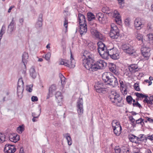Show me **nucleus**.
<instances>
[{
  "label": "nucleus",
  "instance_id": "obj_1",
  "mask_svg": "<svg viewBox=\"0 0 153 153\" xmlns=\"http://www.w3.org/2000/svg\"><path fill=\"white\" fill-rule=\"evenodd\" d=\"M108 97L111 102L114 105L119 107L123 106V98L120 94L112 91L109 94Z\"/></svg>",
  "mask_w": 153,
  "mask_h": 153
},
{
  "label": "nucleus",
  "instance_id": "obj_2",
  "mask_svg": "<svg viewBox=\"0 0 153 153\" xmlns=\"http://www.w3.org/2000/svg\"><path fill=\"white\" fill-rule=\"evenodd\" d=\"M93 56L89 54L85 56V58L82 60V64L84 67L89 71H94V60Z\"/></svg>",
  "mask_w": 153,
  "mask_h": 153
},
{
  "label": "nucleus",
  "instance_id": "obj_3",
  "mask_svg": "<svg viewBox=\"0 0 153 153\" xmlns=\"http://www.w3.org/2000/svg\"><path fill=\"white\" fill-rule=\"evenodd\" d=\"M102 79L105 82L111 85L113 87L117 86L118 85L116 78L110 72L104 74L102 76Z\"/></svg>",
  "mask_w": 153,
  "mask_h": 153
},
{
  "label": "nucleus",
  "instance_id": "obj_4",
  "mask_svg": "<svg viewBox=\"0 0 153 153\" xmlns=\"http://www.w3.org/2000/svg\"><path fill=\"white\" fill-rule=\"evenodd\" d=\"M121 48L125 53L131 56H135L137 55L135 49L128 44H123Z\"/></svg>",
  "mask_w": 153,
  "mask_h": 153
},
{
  "label": "nucleus",
  "instance_id": "obj_5",
  "mask_svg": "<svg viewBox=\"0 0 153 153\" xmlns=\"http://www.w3.org/2000/svg\"><path fill=\"white\" fill-rule=\"evenodd\" d=\"M111 29L109 33V36L112 39H117L120 36L119 30L117 27L114 24H112L111 25Z\"/></svg>",
  "mask_w": 153,
  "mask_h": 153
},
{
  "label": "nucleus",
  "instance_id": "obj_6",
  "mask_svg": "<svg viewBox=\"0 0 153 153\" xmlns=\"http://www.w3.org/2000/svg\"><path fill=\"white\" fill-rule=\"evenodd\" d=\"M60 64L64 65L71 68H74L75 67V62L74 59L72 57V54H71V59L70 60H68L66 59H62L61 61H60Z\"/></svg>",
  "mask_w": 153,
  "mask_h": 153
},
{
  "label": "nucleus",
  "instance_id": "obj_7",
  "mask_svg": "<svg viewBox=\"0 0 153 153\" xmlns=\"http://www.w3.org/2000/svg\"><path fill=\"white\" fill-rule=\"evenodd\" d=\"M24 83L22 78L19 79L18 82L17 95L19 98L21 99L23 97V92L24 89Z\"/></svg>",
  "mask_w": 153,
  "mask_h": 153
},
{
  "label": "nucleus",
  "instance_id": "obj_8",
  "mask_svg": "<svg viewBox=\"0 0 153 153\" xmlns=\"http://www.w3.org/2000/svg\"><path fill=\"white\" fill-rule=\"evenodd\" d=\"M94 88L97 92L105 94L108 91L107 89L104 87L103 83L101 82H98L96 83L94 85Z\"/></svg>",
  "mask_w": 153,
  "mask_h": 153
},
{
  "label": "nucleus",
  "instance_id": "obj_9",
  "mask_svg": "<svg viewBox=\"0 0 153 153\" xmlns=\"http://www.w3.org/2000/svg\"><path fill=\"white\" fill-rule=\"evenodd\" d=\"M107 63L104 60L99 59L95 63L94 62V71H96L98 69H103L107 66Z\"/></svg>",
  "mask_w": 153,
  "mask_h": 153
},
{
  "label": "nucleus",
  "instance_id": "obj_10",
  "mask_svg": "<svg viewBox=\"0 0 153 153\" xmlns=\"http://www.w3.org/2000/svg\"><path fill=\"white\" fill-rule=\"evenodd\" d=\"M91 33L92 36L96 39L103 40L104 38L103 35L96 29H92Z\"/></svg>",
  "mask_w": 153,
  "mask_h": 153
},
{
  "label": "nucleus",
  "instance_id": "obj_11",
  "mask_svg": "<svg viewBox=\"0 0 153 153\" xmlns=\"http://www.w3.org/2000/svg\"><path fill=\"white\" fill-rule=\"evenodd\" d=\"M77 111L79 115H82L83 112V102L82 98H79L77 102Z\"/></svg>",
  "mask_w": 153,
  "mask_h": 153
},
{
  "label": "nucleus",
  "instance_id": "obj_12",
  "mask_svg": "<svg viewBox=\"0 0 153 153\" xmlns=\"http://www.w3.org/2000/svg\"><path fill=\"white\" fill-rule=\"evenodd\" d=\"M16 150V149L14 145L10 144H6L4 148V152L5 153H13Z\"/></svg>",
  "mask_w": 153,
  "mask_h": 153
},
{
  "label": "nucleus",
  "instance_id": "obj_13",
  "mask_svg": "<svg viewBox=\"0 0 153 153\" xmlns=\"http://www.w3.org/2000/svg\"><path fill=\"white\" fill-rule=\"evenodd\" d=\"M109 53L110 57L113 59H117L119 58V53L114 49H110Z\"/></svg>",
  "mask_w": 153,
  "mask_h": 153
},
{
  "label": "nucleus",
  "instance_id": "obj_14",
  "mask_svg": "<svg viewBox=\"0 0 153 153\" xmlns=\"http://www.w3.org/2000/svg\"><path fill=\"white\" fill-rule=\"evenodd\" d=\"M134 26L137 30H140L144 26V25L142 22L140 18L136 19L134 22Z\"/></svg>",
  "mask_w": 153,
  "mask_h": 153
},
{
  "label": "nucleus",
  "instance_id": "obj_15",
  "mask_svg": "<svg viewBox=\"0 0 153 153\" xmlns=\"http://www.w3.org/2000/svg\"><path fill=\"white\" fill-rule=\"evenodd\" d=\"M8 138L11 141L14 143L16 142L19 139V136L15 133L9 134Z\"/></svg>",
  "mask_w": 153,
  "mask_h": 153
},
{
  "label": "nucleus",
  "instance_id": "obj_16",
  "mask_svg": "<svg viewBox=\"0 0 153 153\" xmlns=\"http://www.w3.org/2000/svg\"><path fill=\"white\" fill-rule=\"evenodd\" d=\"M28 59V55L27 53L24 52L22 56V62L23 63L24 67H25V71L26 69V64H27Z\"/></svg>",
  "mask_w": 153,
  "mask_h": 153
},
{
  "label": "nucleus",
  "instance_id": "obj_17",
  "mask_svg": "<svg viewBox=\"0 0 153 153\" xmlns=\"http://www.w3.org/2000/svg\"><path fill=\"white\" fill-rule=\"evenodd\" d=\"M79 32L81 35L85 34L87 31V26L86 24H80L79 25Z\"/></svg>",
  "mask_w": 153,
  "mask_h": 153
},
{
  "label": "nucleus",
  "instance_id": "obj_18",
  "mask_svg": "<svg viewBox=\"0 0 153 153\" xmlns=\"http://www.w3.org/2000/svg\"><path fill=\"white\" fill-rule=\"evenodd\" d=\"M113 16L115 18L116 22L119 24L121 23V19L119 13L117 10H114L113 13Z\"/></svg>",
  "mask_w": 153,
  "mask_h": 153
},
{
  "label": "nucleus",
  "instance_id": "obj_19",
  "mask_svg": "<svg viewBox=\"0 0 153 153\" xmlns=\"http://www.w3.org/2000/svg\"><path fill=\"white\" fill-rule=\"evenodd\" d=\"M100 55L103 59H108L109 56H110V50H106L105 51L104 50L102 51L99 53Z\"/></svg>",
  "mask_w": 153,
  "mask_h": 153
},
{
  "label": "nucleus",
  "instance_id": "obj_20",
  "mask_svg": "<svg viewBox=\"0 0 153 153\" xmlns=\"http://www.w3.org/2000/svg\"><path fill=\"white\" fill-rule=\"evenodd\" d=\"M43 16V15L42 13H41L39 15L38 21L36 25V28H39L42 27L43 21L42 19Z\"/></svg>",
  "mask_w": 153,
  "mask_h": 153
},
{
  "label": "nucleus",
  "instance_id": "obj_21",
  "mask_svg": "<svg viewBox=\"0 0 153 153\" xmlns=\"http://www.w3.org/2000/svg\"><path fill=\"white\" fill-rule=\"evenodd\" d=\"M109 69L110 71L113 73L115 74H118V69L116 68V65L114 63H111L109 65Z\"/></svg>",
  "mask_w": 153,
  "mask_h": 153
},
{
  "label": "nucleus",
  "instance_id": "obj_22",
  "mask_svg": "<svg viewBox=\"0 0 153 153\" xmlns=\"http://www.w3.org/2000/svg\"><path fill=\"white\" fill-rule=\"evenodd\" d=\"M95 18L98 19L99 22L101 23H102L105 20L104 15L101 13H97Z\"/></svg>",
  "mask_w": 153,
  "mask_h": 153
},
{
  "label": "nucleus",
  "instance_id": "obj_23",
  "mask_svg": "<svg viewBox=\"0 0 153 153\" xmlns=\"http://www.w3.org/2000/svg\"><path fill=\"white\" fill-rule=\"evenodd\" d=\"M97 45L98 46V51L99 53L105 50H107L106 47L105 45L102 42L100 41L97 42Z\"/></svg>",
  "mask_w": 153,
  "mask_h": 153
},
{
  "label": "nucleus",
  "instance_id": "obj_24",
  "mask_svg": "<svg viewBox=\"0 0 153 153\" xmlns=\"http://www.w3.org/2000/svg\"><path fill=\"white\" fill-rule=\"evenodd\" d=\"M138 66L135 64L131 65L128 66V68L131 73H134L138 71Z\"/></svg>",
  "mask_w": 153,
  "mask_h": 153
},
{
  "label": "nucleus",
  "instance_id": "obj_25",
  "mask_svg": "<svg viewBox=\"0 0 153 153\" xmlns=\"http://www.w3.org/2000/svg\"><path fill=\"white\" fill-rule=\"evenodd\" d=\"M79 22V25L83 23L86 24V21L85 16L82 14L79 13L78 15Z\"/></svg>",
  "mask_w": 153,
  "mask_h": 153
},
{
  "label": "nucleus",
  "instance_id": "obj_26",
  "mask_svg": "<svg viewBox=\"0 0 153 153\" xmlns=\"http://www.w3.org/2000/svg\"><path fill=\"white\" fill-rule=\"evenodd\" d=\"M30 75L31 77L33 78H35L37 76V73L36 72L35 68L32 67L30 70Z\"/></svg>",
  "mask_w": 153,
  "mask_h": 153
},
{
  "label": "nucleus",
  "instance_id": "obj_27",
  "mask_svg": "<svg viewBox=\"0 0 153 153\" xmlns=\"http://www.w3.org/2000/svg\"><path fill=\"white\" fill-rule=\"evenodd\" d=\"M111 125L113 129L121 126L120 122L117 120H113L112 122Z\"/></svg>",
  "mask_w": 153,
  "mask_h": 153
},
{
  "label": "nucleus",
  "instance_id": "obj_28",
  "mask_svg": "<svg viewBox=\"0 0 153 153\" xmlns=\"http://www.w3.org/2000/svg\"><path fill=\"white\" fill-rule=\"evenodd\" d=\"M55 97L57 100V101L58 103L62 101V97L61 92L59 91L57 92L55 94Z\"/></svg>",
  "mask_w": 153,
  "mask_h": 153
},
{
  "label": "nucleus",
  "instance_id": "obj_29",
  "mask_svg": "<svg viewBox=\"0 0 153 153\" xmlns=\"http://www.w3.org/2000/svg\"><path fill=\"white\" fill-rule=\"evenodd\" d=\"M129 138L130 141L133 143H139V142H138L137 137L132 134L129 136Z\"/></svg>",
  "mask_w": 153,
  "mask_h": 153
},
{
  "label": "nucleus",
  "instance_id": "obj_30",
  "mask_svg": "<svg viewBox=\"0 0 153 153\" xmlns=\"http://www.w3.org/2000/svg\"><path fill=\"white\" fill-rule=\"evenodd\" d=\"M122 130L121 126L113 129L114 134L117 136H119Z\"/></svg>",
  "mask_w": 153,
  "mask_h": 153
},
{
  "label": "nucleus",
  "instance_id": "obj_31",
  "mask_svg": "<svg viewBox=\"0 0 153 153\" xmlns=\"http://www.w3.org/2000/svg\"><path fill=\"white\" fill-rule=\"evenodd\" d=\"M138 142L139 144L141 142L144 141L146 140L145 136L143 134H141L138 137Z\"/></svg>",
  "mask_w": 153,
  "mask_h": 153
},
{
  "label": "nucleus",
  "instance_id": "obj_32",
  "mask_svg": "<svg viewBox=\"0 0 153 153\" xmlns=\"http://www.w3.org/2000/svg\"><path fill=\"white\" fill-rule=\"evenodd\" d=\"M13 18L11 22L10 23L8 26V30L10 32H12L14 29V21L13 20Z\"/></svg>",
  "mask_w": 153,
  "mask_h": 153
},
{
  "label": "nucleus",
  "instance_id": "obj_33",
  "mask_svg": "<svg viewBox=\"0 0 153 153\" xmlns=\"http://www.w3.org/2000/svg\"><path fill=\"white\" fill-rule=\"evenodd\" d=\"M56 85H52L49 88V93L50 95L52 94L53 92L56 90Z\"/></svg>",
  "mask_w": 153,
  "mask_h": 153
},
{
  "label": "nucleus",
  "instance_id": "obj_34",
  "mask_svg": "<svg viewBox=\"0 0 153 153\" xmlns=\"http://www.w3.org/2000/svg\"><path fill=\"white\" fill-rule=\"evenodd\" d=\"M59 77L60 79L62 85L63 86L65 84V78L61 74H59Z\"/></svg>",
  "mask_w": 153,
  "mask_h": 153
},
{
  "label": "nucleus",
  "instance_id": "obj_35",
  "mask_svg": "<svg viewBox=\"0 0 153 153\" xmlns=\"http://www.w3.org/2000/svg\"><path fill=\"white\" fill-rule=\"evenodd\" d=\"M142 46V47L141 49V51L142 53L148 52V50H149V52H150V49L148 47H146L144 45H143Z\"/></svg>",
  "mask_w": 153,
  "mask_h": 153
},
{
  "label": "nucleus",
  "instance_id": "obj_36",
  "mask_svg": "<svg viewBox=\"0 0 153 153\" xmlns=\"http://www.w3.org/2000/svg\"><path fill=\"white\" fill-rule=\"evenodd\" d=\"M135 94L136 96L139 98H146L148 97V96L147 95H145L142 93H135Z\"/></svg>",
  "mask_w": 153,
  "mask_h": 153
},
{
  "label": "nucleus",
  "instance_id": "obj_37",
  "mask_svg": "<svg viewBox=\"0 0 153 153\" xmlns=\"http://www.w3.org/2000/svg\"><path fill=\"white\" fill-rule=\"evenodd\" d=\"M87 16L89 21H91L92 19H94L96 18V17H95L93 14L91 12L88 13Z\"/></svg>",
  "mask_w": 153,
  "mask_h": 153
},
{
  "label": "nucleus",
  "instance_id": "obj_38",
  "mask_svg": "<svg viewBox=\"0 0 153 153\" xmlns=\"http://www.w3.org/2000/svg\"><path fill=\"white\" fill-rule=\"evenodd\" d=\"M136 37L138 40L139 41H141L142 43L143 42V36L140 33H137L136 34H135Z\"/></svg>",
  "mask_w": 153,
  "mask_h": 153
},
{
  "label": "nucleus",
  "instance_id": "obj_39",
  "mask_svg": "<svg viewBox=\"0 0 153 153\" xmlns=\"http://www.w3.org/2000/svg\"><path fill=\"white\" fill-rule=\"evenodd\" d=\"M102 11L103 13H105L107 14H109L111 13L109 8L107 7H103L102 8Z\"/></svg>",
  "mask_w": 153,
  "mask_h": 153
},
{
  "label": "nucleus",
  "instance_id": "obj_40",
  "mask_svg": "<svg viewBox=\"0 0 153 153\" xmlns=\"http://www.w3.org/2000/svg\"><path fill=\"white\" fill-rule=\"evenodd\" d=\"M143 56L144 57V58L146 59H149V57L150 56V54L149 50H148V51L145 53H142Z\"/></svg>",
  "mask_w": 153,
  "mask_h": 153
},
{
  "label": "nucleus",
  "instance_id": "obj_41",
  "mask_svg": "<svg viewBox=\"0 0 153 153\" xmlns=\"http://www.w3.org/2000/svg\"><path fill=\"white\" fill-rule=\"evenodd\" d=\"M5 140V136L3 134L0 133V142L3 143Z\"/></svg>",
  "mask_w": 153,
  "mask_h": 153
},
{
  "label": "nucleus",
  "instance_id": "obj_42",
  "mask_svg": "<svg viewBox=\"0 0 153 153\" xmlns=\"http://www.w3.org/2000/svg\"><path fill=\"white\" fill-rule=\"evenodd\" d=\"M132 100L133 98L130 95L126 97V101L129 104H131Z\"/></svg>",
  "mask_w": 153,
  "mask_h": 153
},
{
  "label": "nucleus",
  "instance_id": "obj_43",
  "mask_svg": "<svg viewBox=\"0 0 153 153\" xmlns=\"http://www.w3.org/2000/svg\"><path fill=\"white\" fill-rule=\"evenodd\" d=\"M24 128L22 126H19L17 128V131L19 133H21L24 131Z\"/></svg>",
  "mask_w": 153,
  "mask_h": 153
},
{
  "label": "nucleus",
  "instance_id": "obj_44",
  "mask_svg": "<svg viewBox=\"0 0 153 153\" xmlns=\"http://www.w3.org/2000/svg\"><path fill=\"white\" fill-rule=\"evenodd\" d=\"M88 47L90 50L93 51L96 48L95 47L94 45L92 43H90L88 44Z\"/></svg>",
  "mask_w": 153,
  "mask_h": 153
},
{
  "label": "nucleus",
  "instance_id": "obj_45",
  "mask_svg": "<svg viewBox=\"0 0 153 153\" xmlns=\"http://www.w3.org/2000/svg\"><path fill=\"white\" fill-rule=\"evenodd\" d=\"M143 101L144 102L147 103L148 104H150V105L153 104V103L152 102V101L150 100L149 99L148 100V98H145Z\"/></svg>",
  "mask_w": 153,
  "mask_h": 153
},
{
  "label": "nucleus",
  "instance_id": "obj_46",
  "mask_svg": "<svg viewBox=\"0 0 153 153\" xmlns=\"http://www.w3.org/2000/svg\"><path fill=\"white\" fill-rule=\"evenodd\" d=\"M66 139L67 140L68 144L70 146L72 144V140L71 137L70 136H68L66 137Z\"/></svg>",
  "mask_w": 153,
  "mask_h": 153
},
{
  "label": "nucleus",
  "instance_id": "obj_47",
  "mask_svg": "<svg viewBox=\"0 0 153 153\" xmlns=\"http://www.w3.org/2000/svg\"><path fill=\"white\" fill-rule=\"evenodd\" d=\"M133 105L134 107H137L140 108H142V107L140 104L137 101L135 103H133Z\"/></svg>",
  "mask_w": 153,
  "mask_h": 153
},
{
  "label": "nucleus",
  "instance_id": "obj_48",
  "mask_svg": "<svg viewBox=\"0 0 153 153\" xmlns=\"http://www.w3.org/2000/svg\"><path fill=\"white\" fill-rule=\"evenodd\" d=\"M134 89L137 91H139L140 89L139 88V85L137 83H135L134 84Z\"/></svg>",
  "mask_w": 153,
  "mask_h": 153
},
{
  "label": "nucleus",
  "instance_id": "obj_49",
  "mask_svg": "<svg viewBox=\"0 0 153 153\" xmlns=\"http://www.w3.org/2000/svg\"><path fill=\"white\" fill-rule=\"evenodd\" d=\"M115 153H120L121 149L119 146H116L114 149Z\"/></svg>",
  "mask_w": 153,
  "mask_h": 153
},
{
  "label": "nucleus",
  "instance_id": "obj_50",
  "mask_svg": "<svg viewBox=\"0 0 153 153\" xmlns=\"http://www.w3.org/2000/svg\"><path fill=\"white\" fill-rule=\"evenodd\" d=\"M120 85L121 88V89H122V90L124 89V88L126 87V86H127L126 85L123 84V82L122 81H120Z\"/></svg>",
  "mask_w": 153,
  "mask_h": 153
},
{
  "label": "nucleus",
  "instance_id": "obj_51",
  "mask_svg": "<svg viewBox=\"0 0 153 153\" xmlns=\"http://www.w3.org/2000/svg\"><path fill=\"white\" fill-rule=\"evenodd\" d=\"M51 56V53H50L48 52L45 55V58L47 60H49L50 59Z\"/></svg>",
  "mask_w": 153,
  "mask_h": 153
},
{
  "label": "nucleus",
  "instance_id": "obj_52",
  "mask_svg": "<svg viewBox=\"0 0 153 153\" xmlns=\"http://www.w3.org/2000/svg\"><path fill=\"white\" fill-rule=\"evenodd\" d=\"M148 38L150 41H151L153 43V33H151L148 35Z\"/></svg>",
  "mask_w": 153,
  "mask_h": 153
},
{
  "label": "nucleus",
  "instance_id": "obj_53",
  "mask_svg": "<svg viewBox=\"0 0 153 153\" xmlns=\"http://www.w3.org/2000/svg\"><path fill=\"white\" fill-rule=\"evenodd\" d=\"M127 87L126 86V87L124 88V89L122 90V89H121V91L123 94L124 95H126L127 94Z\"/></svg>",
  "mask_w": 153,
  "mask_h": 153
},
{
  "label": "nucleus",
  "instance_id": "obj_54",
  "mask_svg": "<svg viewBox=\"0 0 153 153\" xmlns=\"http://www.w3.org/2000/svg\"><path fill=\"white\" fill-rule=\"evenodd\" d=\"M40 113L39 112L37 115V116H36L35 117H33V118L32 119V120L33 122H36L37 121V120L36 119L38 118V117L39 116L40 114Z\"/></svg>",
  "mask_w": 153,
  "mask_h": 153
},
{
  "label": "nucleus",
  "instance_id": "obj_55",
  "mask_svg": "<svg viewBox=\"0 0 153 153\" xmlns=\"http://www.w3.org/2000/svg\"><path fill=\"white\" fill-rule=\"evenodd\" d=\"M143 121V120L142 118H140L136 120V123L137 124H141V122Z\"/></svg>",
  "mask_w": 153,
  "mask_h": 153
},
{
  "label": "nucleus",
  "instance_id": "obj_56",
  "mask_svg": "<svg viewBox=\"0 0 153 153\" xmlns=\"http://www.w3.org/2000/svg\"><path fill=\"white\" fill-rule=\"evenodd\" d=\"M26 90L28 92H31L32 91V86H28L27 87Z\"/></svg>",
  "mask_w": 153,
  "mask_h": 153
},
{
  "label": "nucleus",
  "instance_id": "obj_57",
  "mask_svg": "<svg viewBox=\"0 0 153 153\" xmlns=\"http://www.w3.org/2000/svg\"><path fill=\"white\" fill-rule=\"evenodd\" d=\"M31 100L32 101H37L38 100V98L36 96H33L31 97Z\"/></svg>",
  "mask_w": 153,
  "mask_h": 153
},
{
  "label": "nucleus",
  "instance_id": "obj_58",
  "mask_svg": "<svg viewBox=\"0 0 153 153\" xmlns=\"http://www.w3.org/2000/svg\"><path fill=\"white\" fill-rule=\"evenodd\" d=\"M125 23L126 26H128L129 25V19H126L125 20Z\"/></svg>",
  "mask_w": 153,
  "mask_h": 153
},
{
  "label": "nucleus",
  "instance_id": "obj_59",
  "mask_svg": "<svg viewBox=\"0 0 153 153\" xmlns=\"http://www.w3.org/2000/svg\"><path fill=\"white\" fill-rule=\"evenodd\" d=\"M129 120L132 123H134V122L136 121L132 117H129Z\"/></svg>",
  "mask_w": 153,
  "mask_h": 153
},
{
  "label": "nucleus",
  "instance_id": "obj_60",
  "mask_svg": "<svg viewBox=\"0 0 153 153\" xmlns=\"http://www.w3.org/2000/svg\"><path fill=\"white\" fill-rule=\"evenodd\" d=\"M68 20L66 19H65L64 23V26L67 28L68 27Z\"/></svg>",
  "mask_w": 153,
  "mask_h": 153
},
{
  "label": "nucleus",
  "instance_id": "obj_61",
  "mask_svg": "<svg viewBox=\"0 0 153 153\" xmlns=\"http://www.w3.org/2000/svg\"><path fill=\"white\" fill-rule=\"evenodd\" d=\"M146 120L150 123L153 122V119H151L148 117H146Z\"/></svg>",
  "mask_w": 153,
  "mask_h": 153
},
{
  "label": "nucleus",
  "instance_id": "obj_62",
  "mask_svg": "<svg viewBox=\"0 0 153 153\" xmlns=\"http://www.w3.org/2000/svg\"><path fill=\"white\" fill-rule=\"evenodd\" d=\"M148 139L151 141L153 140V134L148 136Z\"/></svg>",
  "mask_w": 153,
  "mask_h": 153
},
{
  "label": "nucleus",
  "instance_id": "obj_63",
  "mask_svg": "<svg viewBox=\"0 0 153 153\" xmlns=\"http://www.w3.org/2000/svg\"><path fill=\"white\" fill-rule=\"evenodd\" d=\"M119 4L120 5H122L124 3V2L123 0H118Z\"/></svg>",
  "mask_w": 153,
  "mask_h": 153
},
{
  "label": "nucleus",
  "instance_id": "obj_64",
  "mask_svg": "<svg viewBox=\"0 0 153 153\" xmlns=\"http://www.w3.org/2000/svg\"><path fill=\"white\" fill-rule=\"evenodd\" d=\"M14 7V6H12L11 7H10L9 8V9L8 10V12L9 13H10L11 11V10Z\"/></svg>",
  "mask_w": 153,
  "mask_h": 153
}]
</instances>
